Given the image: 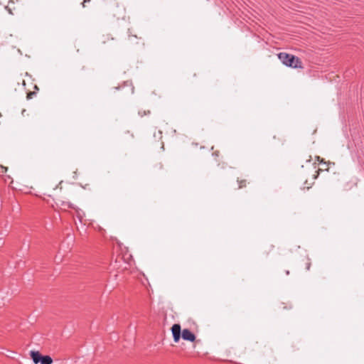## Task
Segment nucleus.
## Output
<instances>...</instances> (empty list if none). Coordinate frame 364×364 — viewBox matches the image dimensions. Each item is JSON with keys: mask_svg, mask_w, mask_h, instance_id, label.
Wrapping results in <instances>:
<instances>
[{"mask_svg": "<svg viewBox=\"0 0 364 364\" xmlns=\"http://www.w3.org/2000/svg\"><path fill=\"white\" fill-rule=\"evenodd\" d=\"M30 355L35 364L40 363L43 356V355H41L38 351L35 350H31L30 352Z\"/></svg>", "mask_w": 364, "mask_h": 364, "instance_id": "obj_4", "label": "nucleus"}, {"mask_svg": "<svg viewBox=\"0 0 364 364\" xmlns=\"http://www.w3.org/2000/svg\"><path fill=\"white\" fill-rule=\"evenodd\" d=\"M63 261V255L58 252L55 257V262L56 264H60Z\"/></svg>", "mask_w": 364, "mask_h": 364, "instance_id": "obj_6", "label": "nucleus"}, {"mask_svg": "<svg viewBox=\"0 0 364 364\" xmlns=\"http://www.w3.org/2000/svg\"><path fill=\"white\" fill-rule=\"evenodd\" d=\"M286 274H289V272L287 270V271L286 272Z\"/></svg>", "mask_w": 364, "mask_h": 364, "instance_id": "obj_9", "label": "nucleus"}, {"mask_svg": "<svg viewBox=\"0 0 364 364\" xmlns=\"http://www.w3.org/2000/svg\"><path fill=\"white\" fill-rule=\"evenodd\" d=\"M87 1H90V0H87ZM87 2V0H84V3L82 4V6H85V3Z\"/></svg>", "mask_w": 364, "mask_h": 364, "instance_id": "obj_8", "label": "nucleus"}, {"mask_svg": "<svg viewBox=\"0 0 364 364\" xmlns=\"http://www.w3.org/2000/svg\"><path fill=\"white\" fill-rule=\"evenodd\" d=\"M181 337L184 341L190 342H193L196 340L195 334L188 328H185L182 331Z\"/></svg>", "mask_w": 364, "mask_h": 364, "instance_id": "obj_3", "label": "nucleus"}, {"mask_svg": "<svg viewBox=\"0 0 364 364\" xmlns=\"http://www.w3.org/2000/svg\"><path fill=\"white\" fill-rule=\"evenodd\" d=\"M40 363L41 364H52L53 358L50 355H43Z\"/></svg>", "mask_w": 364, "mask_h": 364, "instance_id": "obj_5", "label": "nucleus"}, {"mask_svg": "<svg viewBox=\"0 0 364 364\" xmlns=\"http://www.w3.org/2000/svg\"><path fill=\"white\" fill-rule=\"evenodd\" d=\"M171 332L173 336V339L175 343H178L180 340V338L182 334L181 328L180 324L176 323L173 324L171 327Z\"/></svg>", "mask_w": 364, "mask_h": 364, "instance_id": "obj_2", "label": "nucleus"}, {"mask_svg": "<svg viewBox=\"0 0 364 364\" xmlns=\"http://www.w3.org/2000/svg\"><path fill=\"white\" fill-rule=\"evenodd\" d=\"M6 171H7V168L6 167H5V166H4L2 165H0V171L1 173H5V172H6Z\"/></svg>", "mask_w": 364, "mask_h": 364, "instance_id": "obj_7", "label": "nucleus"}, {"mask_svg": "<svg viewBox=\"0 0 364 364\" xmlns=\"http://www.w3.org/2000/svg\"><path fill=\"white\" fill-rule=\"evenodd\" d=\"M0 117H1V114L0 113Z\"/></svg>", "mask_w": 364, "mask_h": 364, "instance_id": "obj_10", "label": "nucleus"}, {"mask_svg": "<svg viewBox=\"0 0 364 364\" xmlns=\"http://www.w3.org/2000/svg\"><path fill=\"white\" fill-rule=\"evenodd\" d=\"M278 58L284 65L292 68H301L302 62L297 56L284 52L278 54Z\"/></svg>", "mask_w": 364, "mask_h": 364, "instance_id": "obj_1", "label": "nucleus"}]
</instances>
